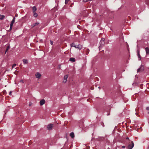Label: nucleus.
<instances>
[{"mask_svg":"<svg viewBox=\"0 0 149 149\" xmlns=\"http://www.w3.org/2000/svg\"><path fill=\"white\" fill-rule=\"evenodd\" d=\"M131 144H130L128 145V148L129 149H132L134 146V143L132 141H131Z\"/></svg>","mask_w":149,"mask_h":149,"instance_id":"1","label":"nucleus"},{"mask_svg":"<svg viewBox=\"0 0 149 149\" xmlns=\"http://www.w3.org/2000/svg\"><path fill=\"white\" fill-rule=\"evenodd\" d=\"M144 70V67L142 65H141L137 70V72H142Z\"/></svg>","mask_w":149,"mask_h":149,"instance_id":"2","label":"nucleus"},{"mask_svg":"<svg viewBox=\"0 0 149 149\" xmlns=\"http://www.w3.org/2000/svg\"><path fill=\"white\" fill-rule=\"evenodd\" d=\"M36 78L40 79L41 76V75L39 72H37L35 74Z\"/></svg>","mask_w":149,"mask_h":149,"instance_id":"3","label":"nucleus"},{"mask_svg":"<svg viewBox=\"0 0 149 149\" xmlns=\"http://www.w3.org/2000/svg\"><path fill=\"white\" fill-rule=\"evenodd\" d=\"M68 77V75H66L64 76L63 81V83H66L67 81V79Z\"/></svg>","mask_w":149,"mask_h":149,"instance_id":"4","label":"nucleus"},{"mask_svg":"<svg viewBox=\"0 0 149 149\" xmlns=\"http://www.w3.org/2000/svg\"><path fill=\"white\" fill-rule=\"evenodd\" d=\"M52 127L53 125L52 124H50L48 125L47 128L49 130H51L52 129Z\"/></svg>","mask_w":149,"mask_h":149,"instance_id":"5","label":"nucleus"},{"mask_svg":"<svg viewBox=\"0 0 149 149\" xmlns=\"http://www.w3.org/2000/svg\"><path fill=\"white\" fill-rule=\"evenodd\" d=\"M82 46L81 45H78L76 46V48H77L79 50L81 49L82 48Z\"/></svg>","mask_w":149,"mask_h":149,"instance_id":"6","label":"nucleus"},{"mask_svg":"<svg viewBox=\"0 0 149 149\" xmlns=\"http://www.w3.org/2000/svg\"><path fill=\"white\" fill-rule=\"evenodd\" d=\"M145 49L146 55H148L149 54V48L148 47H146L145 48Z\"/></svg>","mask_w":149,"mask_h":149,"instance_id":"7","label":"nucleus"},{"mask_svg":"<svg viewBox=\"0 0 149 149\" xmlns=\"http://www.w3.org/2000/svg\"><path fill=\"white\" fill-rule=\"evenodd\" d=\"M45 102V100L44 99H42L40 102V105H42L44 104Z\"/></svg>","mask_w":149,"mask_h":149,"instance_id":"8","label":"nucleus"},{"mask_svg":"<svg viewBox=\"0 0 149 149\" xmlns=\"http://www.w3.org/2000/svg\"><path fill=\"white\" fill-rule=\"evenodd\" d=\"M137 55L138 56V60H140L141 59V57L139 51L138 50L137 51Z\"/></svg>","mask_w":149,"mask_h":149,"instance_id":"9","label":"nucleus"},{"mask_svg":"<svg viewBox=\"0 0 149 149\" xmlns=\"http://www.w3.org/2000/svg\"><path fill=\"white\" fill-rule=\"evenodd\" d=\"M15 18L14 17H13V19H12V21L11 22V23L10 24V25H13L14 23L15 22Z\"/></svg>","mask_w":149,"mask_h":149,"instance_id":"10","label":"nucleus"},{"mask_svg":"<svg viewBox=\"0 0 149 149\" xmlns=\"http://www.w3.org/2000/svg\"><path fill=\"white\" fill-rule=\"evenodd\" d=\"M24 64H27L28 63V61L26 59H23L22 60Z\"/></svg>","mask_w":149,"mask_h":149,"instance_id":"11","label":"nucleus"},{"mask_svg":"<svg viewBox=\"0 0 149 149\" xmlns=\"http://www.w3.org/2000/svg\"><path fill=\"white\" fill-rule=\"evenodd\" d=\"M39 24V22H36L35 23V24H33V25H31V27H34L35 26L37 25H38V24Z\"/></svg>","mask_w":149,"mask_h":149,"instance_id":"12","label":"nucleus"},{"mask_svg":"<svg viewBox=\"0 0 149 149\" xmlns=\"http://www.w3.org/2000/svg\"><path fill=\"white\" fill-rule=\"evenodd\" d=\"M70 136L72 138H74V134L73 132H71L70 134Z\"/></svg>","mask_w":149,"mask_h":149,"instance_id":"13","label":"nucleus"},{"mask_svg":"<svg viewBox=\"0 0 149 149\" xmlns=\"http://www.w3.org/2000/svg\"><path fill=\"white\" fill-rule=\"evenodd\" d=\"M32 10H33V12H36V11L37 10V8H36V6H34L32 7Z\"/></svg>","mask_w":149,"mask_h":149,"instance_id":"14","label":"nucleus"},{"mask_svg":"<svg viewBox=\"0 0 149 149\" xmlns=\"http://www.w3.org/2000/svg\"><path fill=\"white\" fill-rule=\"evenodd\" d=\"M0 17H1L0 18V19L1 20L3 19L5 17V16L4 15H0Z\"/></svg>","mask_w":149,"mask_h":149,"instance_id":"15","label":"nucleus"},{"mask_svg":"<svg viewBox=\"0 0 149 149\" xmlns=\"http://www.w3.org/2000/svg\"><path fill=\"white\" fill-rule=\"evenodd\" d=\"M69 61H70L72 62H74L75 61V59L74 58H71L70 59Z\"/></svg>","mask_w":149,"mask_h":149,"instance_id":"16","label":"nucleus"},{"mask_svg":"<svg viewBox=\"0 0 149 149\" xmlns=\"http://www.w3.org/2000/svg\"><path fill=\"white\" fill-rule=\"evenodd\" d=\"M33 13V16H34V17H37V16H38V14L37 13H36V12H34Z\"/></svg>","mask_w":149,"mask_h":149,"instance_id":"17","label":"nucleus"},{"mask_svg":"<svg viewBox=\"0 0 149 149\" xmlns=\"http://www.w3.org/2000/svg\"><path fill=\"white\" fill-rule=\"evenodd\" d=\"M71 47H74L76 48V45H75L74 44V43H72L71 45Z\"/></svg>","mask_w":149,"mask_h":149,"instance_id":"18","label":"nucleus"},{"mask_svg":"<svg viewBox=\"0 0 149 149\" xmlns=\"http://www.w3.org/2000/svg\"><path fill=\"white\" fill-rule=\"evenodd\" d=\"M100 46L99 47H102L104 44H103V42L102 41L101 42V41H100Z\"/></svg>","mask_w":149,"mask_h":149,"instance_id":"19","label":"nucleus"},{"mask_svg":"<svg viewBox=\"0 0 149 149\" xmlns=\"http://www.w3.org/2000/svg\"><path fill=\"white\" fill-rule=\"evenodd\" d=\"M86 54H88L89 53V50L88 49H87L86 50Z\"/></svg>","mask_w":149,"mask_h":149,"instance_id":"20","label":"nucleus"},{"mask_svg":"<svg viewBox=\"0 0 149 149\" xmlns=\"http://www.w3.org/2000/svg\"><path fill=\"white\" fill-rule=\"evenodd\" d=\"M104 38H102L100 40V41H101V42H102V41L103 42V44H104Z\"/></svg>","mask_w":149,"mask_h":149,"instance_id":"21","label":"nucleus"},{"mask_svg":"<svg viewBox=\"0 0 149 149\" xmlns=\"http://www.w3.org/2000/svg\"><path fill=\"white\" fill-rule=\"evenodd\" d=\"M126 140L127 141H128L127 142L128 143H130V140H129V138L128 137H127L126 138Z\"/></svg>","mask_w":149,"mask_h":149,"instance_id":"22","label":"nucleus"},{"mask_svg":"<svg viewBox=\"0 0 149 149\" xmlns=\"http://www.w3.org/2000/svg\"><path fill=\"white\" fill-rule=\"evenodd\" d=\"M9 48H10V46H8L7 47L6 49V51L5 53H6L7 52V51L8 50V49H9Z\"/></svg>","mask_w":149,"mask_h":149,"instance_id":"23","label":"nucleus"},{"mask_svg":"<svg viewBox=\"0 0 149 149\" xmlns=\"http://www.w3.org/2000/svg\"><path fill=\"white\" fill-rule=\"evenodd\" d=\"M92 0H83V1L84 2H87L88 1H91Z\"/></svg>","mask_w":149,"mask_h":149,"instance_id":"24","label":"nucleus"},{"mask_svg":"<svg viewBox=\"0 0 149 149\" xmlns=\"http://www.w3.org/2000/svg\"><path fill=\"white\" fill-rule=\"evenodd\" d=\"M16 65V64H14L12 66V68H13L15 67Z\"/></svg>","mask_w":149,"mask_h":149,"instance_id":"25","label":"nucleus"},{"mask_svg":"<svg viewBox=\"0 0 149 149\" xmlns=\"http://www.w3.org/2000/svg\"><path fill=\"white\" fill-rule=\"evenodd\" d=\"M69 0H65V4H67L68 3Z\"/></svg>","mask_w":149,"mask_h":149,"instance_id":"26","label":"nucleus"},{"mask_svg":"<svg viewBox=\"0 0 149 149\" xmlns=\"http://www.w3.org/2000/svg\"><path fill=\"white\" fill-rule=\"evenodd\" d=\"M50 44H51L52 45L53 44V42L51 40H50Z\"/></svg>","mask_w":149,"mask_h":149,"instance_id":"27","label":"nucleus"},{"mask_svg":"<svg viewBox=\"0 0 149 149\" xmlns=\"http://www.w3.org/2000/svg\"><path fill=\"white\" fill-rule=\"evenodd\" d=\"M13 25H10V30H11V29H12V27H13Z\"/></svg>","mask_w":149,"mask_h":149,"instance_id":"28","label":"nucleus"},{"mask_svg":"<svg viewBox=\"0 0 149 149\" xmlns=\"http://www.w3.org/2000/svg\"><path fill=\"white\" fill-rule=\"evenodd\" d=\"M19 82H20L22 83V84L24 83L23 80L22 79H21V80H20Z\"/></svg>","mask_w":149,"mask_h":149,"instance_id":"29","label":"nucleus"},{"mask_svg":"<svg viewBox=\"0 0 149 149\" xmlns=\"http://www.w3.org/2000/svg\"><path fill=\"white\" fill-rule=\"evenodd\" d=\"M12 91H10V93H9V94L10 95H12Z\"/></svg>","mask_w":149,"mask_h":149,"instance_id":"30","label":"nucleus"},{"mask_svg":"<svg viewBox=\"0 0 149 149\" xmlns=\"http://www.w3.org/2000/svg\"><path fill=\"white\" fill-rule=\"evenodd\" d=\"M146 109L147 110L149 111V107H147L146 108Z\"/></svg>","mask_w":149,"mask_h":149,"instance_id":"31","label":"nucleus"},{"mask_svg":"<svg viewBox=\"0 0 149 149\" xmlns=\"http://www.w3.org/2000/svg\"><path fill=\"white\" fill-rule=\"evenodd\" d=\"M125 146H122V148H125Z\"/></svg>","mask_w":149,"mask_h":149,"instance_id":"32","label":"nucleus"},{"mask_svg":"<svg viewBox=\"0 0 149 149\" xmlns=\"http://www.w3.org/2000/svg\"><path fill=\"white\" fill-rule=\"evenodd\" d=\"M29 106H30L31 105V103H30L29 104Z\"/></svg>","mask_w":149,"mask_h":149,"instance_id":"33","label":"nucleus"},{"mask_svg":"<svg viewBox=\"0 0 149 149\" xmlns=\"http://www.w3.org/2000/svg\"><path fill=\"white\" fill-rule=\"evenodd\" d=\"M98 88H99V89H100V86H99V87H98Z\"/></svg>","mask_w":149,"mask_h":149,"instance_id":"34","label":"nucleus"},{"mask_svg":"<svg viewBox=\"0 0 149 149\" xmlns=\"http://www.w3.org/2000/svg\"><path fill=\"white\" fill-rule=\"evenodd\" d=\"M15 16L16 17H17V15H16Z\"/></svg>","mask_w":149,"mask_h":149,"instance_id":"35","label":"nucleus"},{"mask_svg":"<svg viewBox=\"0 0 149 149\" xmlns=\"http://www.w3.org/2000/svg\"><path fill=\"white\" fill-rule=\"evenodd\" d=\"M148 113L149 114V112H148Z\"/></svg>","mask_w":149,"mask_h":149,"instance_id":"36","label":"nucleus"},{"mask_svg":"<svg viewBox=\"0 0 149 149\" xmlns=\"http://www.w3.org/2000/svg\"><path fill=\"white\" fill-rule=\"evenodd\" d=\"M1 80V79L0 78V81Z\"/></svg>","mask_w":149,"mask_h":149,"instance_id":"37","label":"nucleus"},{"mask_svg":"<svg viewBox=\"0 0 149 149\" xmlns=\"http://www.w3.org/2000/svg\"><path fill=\"white\" fill-rule=\"evenodd\" d=\"M148 149H149V147H148Z\"/></svg>","mask_w":149,"mask_h":149,"instance_id":"38","label":"nucleus"}]
</instances>
